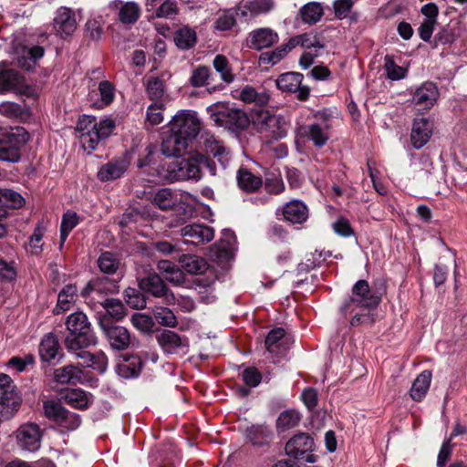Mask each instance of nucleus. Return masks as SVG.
I'll return each instance as SVG.
<instances>
[{"label":"nucleus","instance_id":"obj_25","mask_svg":"<svg viewBox=\"0 0 467 467\" xmlns=\"http://www.w3.org/2000/svg\"><path fill=\"white\" fill-rule=\"evenodd\" d=\"M76 357L81 359V365L83 367L92 368L100 373H104L108 368V358L102 351L91 353L82 350L77 352Z\"/></svg>","mask_w":467,"mask_h":467},{"label":"nucleus","instance_id":"obj_56","mask_svg":"<svg viewBox=\"0 0 467 467\" xmlns=\"http://www.w3.org/2000/svg\"><path fill=\"white\" fill-rule=\"evenodd\" d=\"M163 104L156 101L150 104L147 109V120L151 125H158L163 121Z\"/></svg>","mask_w":467,"mask_h":467},{"label":"nucleus","instance_id":"obj_35","mask_svg":"<svg viewBox=\"0 0 467 467\" xmlns=\"http://www.w3.org/2000/svg\"><path fill=\"white\" fill-rule=\"evenodd\" d=\"M78 289L74 285H67L58 294L57 305L54 309L56 314L60 311H67L70 305L76 301Z\"/></svg>","mask_w":467,"mask_h":467},{"label":"nucleus","instance_id":"obj_28","mask_svg":"<svg viewBox=\"0 0 467 467\" xmlns=\"http://www.w3.org/2000/svg\"><path fill=\"white\" fill-rule=\"evenodd\" d=\"M290 341V337L283 328H275L268 333L265 338V348L270 353H280L285 350Z\"/></svg>","mask_w":467,"mask_h":467},{"label":"nucleus","instance_id":"obj_22","mask_svg":"<svg viewBox=\"0 0 467 467\" xmlns=\"http://www.w3.org/2000/svg\"><path fill=\"white\" fill-rule=\"evenodd\" d=\"M439 98L437 86L432 82H425L416 89L413 95L414 102L424 108L431 109Z\"/></svg>","mask_w":467,"mask_h":467},{"label":"nucleus","instance_id":"obj_62","mask_svg":"<svg viewBox=\"0 0 467 467\" xmlns=\"http://www.w3.org/2000/svg\"><path fill=\"white\" fill-rule=\"evenodd\" d=\"M210 76V69L207 67H197L191 77L190 82L193 87H202L206 84Z\"/></svg>","mask_w":467,"mask_h":467},{"label":"nucleus","instance_id":"obj_24","mask_svg":"<svg viewBox=\"0 0 467 467\" xmlns=\"http://www.w3.org/2000/svg\"><path fill=\"white\" fill-rule=\"evenodd\" d=\"M92 292L99 294H115L119 292V285L115 280L109 277H97L90 280L81 291L83 297L88 296Z\"/></svg>","mask_w":467,"mask_h":467},{"label":"nucleus","instance_id":"obj_30","mask_svg":"<svg viewBox=\"0 0 467 467\" xmlns=\"http://www.w3.org/2000/svg\"><path fill=\"white\" fill-rule=\"evenodd\" d=\"M238 187L248 193L254 192L262 187L263 181L245 168H240L236 175Z\"/></svg>","mask_w":467,"mask_h":467},{"label":"nucleus","instance_id":"obj_55","mask_svg":"<svg viewBox=\"0 0 467 467\" xmlns=\"http://www.w3.org/2000/svg\"><path fill=\"white\" fill-rule=\"evenodd\" d=\"M146 91L150 99H159L164 93L163 82L159 78H149L146 84Z\"/></svg>","mask_w":467,"mask_h":467},{"label":"nucleus","instance_id":"obj_44","mask_svg":"<svg viewBox=\"0 0 467 467\" xmlns=\"http://www.w3.org/2000/svg\"><path fill=\"white\" fill-rule=\"evenodd\" d=\"M246 436L254 445H263L272 437V432L265 426H252L247 429Z\"/></svg>","mask_w":467,"mask_h":467},{"label":"nucleus","instance_id":"obj_32","mask_svg":"<svg viewBox=\"0 0 467 467\" xmlns=\"http://www.w3.org/2000/svg\"><path fill=\"white\" fill-rule=\"evenodd\" d=\"M290 52L288 44H284L273 50L265 51L260 54L258 63L259 66L265 67V69L276 65Z\"/></svg>","mask_w":467,"mask_h":467},{"label":"nucleus","instance_id":"obj_21","mask_svg":"<svg viewBox=\"0 0 467 467\" xmlns=\"http://www.w3.org/2000/svg\"><path fill=\"white\" fill-rule=\"evenodd\" d=\"M189 143L186 139L170 132L161 143V151L167 157H180L185 153Z\"/></svg>","mask_w":467,"mask_h":467},{"label":"nucleus","instance_id":"obj_8","mask_svg":"<svg viewBox=\"0 0 467 467\" xmlns=\"http://www.w3.org/2000/svg\"><path fill=\"white\" fill-rule=\"evenodd\" d=\"M5 62L0 63V93L15 90L16 93L33 96V89L25 84V79L14 69L6 68Z\"/></svg>","mask_w":467,"mask_h":467},{"label":"nucleus","instance_id":"obj_59","mask_svg":"<svg viewBox=\"0 0 467 467\" xmlns=\"http://www.w3.org/2000/svg\"><path fill=\"white\" fill-rule=\"evenodd\" d=\"M80 423L81 420L79 416L77 413L70 412L67 410L57 425L63 429L72 431L78 428Z\"/></svg>","mask_w":467,"mask_h":467},{"label":"nucleus","instance_id":"obj_50","mask_svg":"<svg viewBox=\"0 0 467 467\" xmlns=\"http://www.w3.org/2000/svg\"><path fill=\"white\" fill-rule=\"evenodd\" d=\"M43 410L46 417L57 424L67 410L59 402L54 400L44 402Z\"/></svg>","mask_w":467,"mask_h":467},{"label":"nucleus","instance_id":"obj_9","mask_svg":"<svg viewBox=\"0 0 467 467\" xmlns=\"http://www.w3.org/2000/svg\"><path fill=\"white\" fill-rule=\"evenodd\" d=\"M254 123L260 132H271L275 139L286 135V122L285 119L268 110H260L255 115Z\"/></svg>","mask_w":467,"mask_h":467},{"label":"nucleus","instance_id":"obj_26","mask_svg":"<svg viewBox=\"0 0 467 467\" xmlns=\"http://www.w3.org/2000/svg\"><path fill=\"white\" fill-rule=\"evenodd\" d=\"M54 28L61 36L71 35L77 28L74 14L67 8L61 9L54 19Z\"/></svg>","mask_w":467,"mask_h":467},{"label":"nucleus","instance_id":"obj_33","mask_svg":"<svg viewBox=\"0 0 467 467\" xmlns=\"http://www.w3.org/2000/svg\"><path fill=\"white\" fill-rule=\"evenodd\" d=\"M65 401L70 406L85 410L92 402V396L81 389H68L64 395Z\"/></svg>","mask_w":467,"mask_h":467},{"label":"nucleus","instance_id":"obj_51","mask_svg":"<svg viewBox=\"0 0 467 467\" xmlns=\"http://www.w3.org/2000/svg\"><path fill=\"white\" fill-rule=\"evenodd\" d=\"M102 306L106 313L112 318L119 320L125 316V306L119 299H106L104 303H102Z\"/></svg>","mask_w":467,"mask_h":467},{"label":"nucleus","instance_id":"obj_7","mask_svg":"<svg viewBox=\"0 0 467 467\" xmlns=\"http://www.w3.org/2000/svg\"><path fill=\"white\" fill-rule=\"evenodd\" d=\"M287 44L290 47V51L298 45L306 48L300 58V65L305 68L309 67L314 63L315 57L318 56V49L321 47L319 37L312 33L292 37Z\"/></svg>","mask_w":467,"mask_h":467},{"label":"nucleus","instance_id":"obj_4","mask_svg":"<svg viewBox=\"0 0 467 467\" xmlns=\"http://www.w3.org/2000/svg\"><path fill=\"white\" fill-rule=\"evenodd\" d=\"M169 132H174L179 136L192 141L201 130V121L196 115L190 112H180L169 122Z\"/></svg>","mask_w":467,"mask_h":467},{"label":"nucleus","instance_id":"obj_34","mask_svg":"<svg viewBox=\"0 0 467 467\" xmlns=\"http://www.w3.org/2000/svg\"><path fill=\"white\" fill-rule=\"evenodd\" d=\"M59 346L57 337L49 333L46 335L39 347V354L44 361H50L56 358Z\"/></svg>","mask_w":467,"mask_h":467},{"label":"nucleus","instance_id":"obj_64","mask_svg":"<svg viewBox=\"0 0 467 467\" xmlns=\"http://www.w3.org/2000/svg\"><path fill=\"white\" fill-rule=\"evenodd\" d=\"M302 400L309 410H313L317 406L318 393L313 388L306 389L301 394Z\"/></svg>","mask_w":467,"mask_h":467},{"label":"nucleus","instance_id":"obj_53","mask_svg":"<svg viewBox=\"0 0 467 467\" xmlns=\"http://www.w3.org/2000/svg\"><path fill=\"white\" fill-rule=\"evenodd\" d=\"M124 296L127 304L132 308L140 309L146 306L144 295L136 288L128 287L124 291Z\"/></svg>","mask_w":467,"mask_h":467},{"label":"nucleus","instance_id":"obj_37","mask_svg":"<svg viewBox=\"0 0 467 467\" xmlns=\"http://www.w3.org/2000/svg\"><path fill=\"white\" fill-rule=\"evenodd\" d=\"M140 16V8L134 2H127L119 9V19L124 25H132L137 22Z\"/></svg>","mask_w":467,"mask_h":467},{"label":"nucleus","instance_id":"obj_13","mask_svg":"<svg viewBox=\"0 0 467 467\" xmlns=\"http://www.w3.org/2000/svg\"><path fill=\"white\" fill-rule=\"evenodd\" d=\"M157 341L162 349L169 354H186L189 343L186 337L174 331L164 329L157 334Z\"/></svg>","mask_w":467,"mask_h":467},{"label":"nucleus","instance_id":"obj_42","mask_svg":"<svg viewBox=\"0 0 467 467\" xmlns=\"http://www.w3.org/2000/svg\"><path fill=\"white\" fill-rule=\"evenodd\" d=\"M141 365L138 356H130L119 365V373L125 378L136 377L140 371Z\"/></svg>","mask_w":467,"mask_h":467},{"label":"nucleus","instance_id":"obj_45","mask_svg":"<svg viewBox=\"0 0 467 467\" xmlns=\"http://www.w3.org/2000/svg\"><path fill=\"white\" fill-rule=\"evenodd\" d=\"M301 140L312 141L316 146L321 145V127L319 124L303 125L298 129Z\"/></svg>","mask_w":467,"mask_h":467},{"label":"nucleus","instance_id":"obj_48","mask_svg":"<svg viewBox=\"0 0 467 467\" xmlns=\"http://www.w3.org/2000/svg\"><path fill=\"white\" fill-rule=\"evenodd\" d=\"M300 15L305 23L316 24L321 17V5L318 3H308L300 9Z\"/></svg>","mask_w":467,"mask_h":467},{"label":"nucleus","instance_id":"obj_61","mask_svg":"<svg viewBox=\"0 0 467 467\" xmlns=\"http://www.w3.org/2000/svg\"><path fill=\"white\" fill-rule=\"evenodd\" d=\"M34 357L30 354L24 357H13L8 361V366L18 372L25 371L28 366L34 364Z\"/></svg>","mask_w":467,"mask_h":467},{"label":"nucleus","instance_id":"obj_40","mask_svg":"<svg viewBox=\"0 0 467 467\" xmlns=\"http://www.w3.org/2000/svg\"><path fill=\"white\" fill-rule=\"evenodd\" d=\"M24 205V198L10 189L0 190V208L7 211L8 208L17 209Z\"/></svg>","mask_w":467,"mask_h":467},{"label":"nucleus","instance_id":"obj_41","mask_svg":"<svg viewBox=\"0 0 467 467\" xmlns=\"http://www.w3.org/2000/svg\"><path fill=\"white\" fill-rule=\"evenodd\" d=\"M181 262L182 267L190 274L199 275L205 272L207 269L206 262L196 255H182Z\"/></svg>","mask_w":467,"mask_h":467},{"label":"nucleus","instance_id":"obj_10","mask_svg":"<svg viewBox=\"0 0 467 467\" xmlns=\"http://www.w3.org/2000/svg\"><path fill=\"white\" fill-rule=\"evenodd\" d=\"M314 447V441L306 433H298L292 437L285 445L287 455L295 459H306L308 462H316L318 459L317 455L308 453Z\"/></svg>","mask_w":467,"mask_h":467},{"label":"nucleus","instance_id":"obj_36","mask_svg":"<svg viewBox=\"0 0 467 467\" xmlns=\"http://www.w3.org/2000/svg\"><path fill=\"white\" fill-rule=\"evenodd\" d=\"M301 420V414L296 410H286L282 411L276 420V428L278 431H285L295 428Z\"/></svg>","mask_w":467,"mask_h":467},{"label":"nucleus","instance_id":"obj_46","mask_svg":"<svg viewBox=\"0 0 467 467\" xmlns=\"http://www.w3.org/2000/svg\"><path fill=\"white\" fill-rule=\"evenodd\" d=\"M78 223L79 217L76 213L68 211L64 213L60 226L61 245L65 243L68 234L78 225Z\"/></svg>","mask_w":467,"mask_h":467},{"label":"nucleus","instance_id":"obj_15","mask_svg":"<svg viewBox=\"0 0 467 467\" xmlns=\"http://www.w3.org/2000/svg\"><path fill=\"white\" fill-rule=\"evenodd\" d=\"M181 234L185 242L199 245L211 242L214 237V230L208 225L193 223L182 228Z\"/></svg>","mask_w":467,"mask_h":467},{"label":"nucleus","instance_id":"obj_49","mask_svg":"<svg viewBox=\"0 0 467 467\" xmlns=\"http://www.w3.org/2000/svg\"><path fill=\"white\" fill-rule=\"evenodd\" d=\"M384 69L387 77L391 80H400L406 76V69L398 66L393 57L389 55L384 57Z\"/></svg>","mask_w":467,"mask_h":467},{"label":"nucleus","instance_id":"obj_6","mask_svg":"<svg viewBox=\"0 0 467 467\" xmlns=\"http://www.w3.org/2000/svg\"><path fill=\"white\" fill-rule=\"evenodd\" d=\"M20 403V398L11 378L0 374V418H8Z\"/></svg>","mask_w":467,"mask_h":467},{"label":"nucleus","instance_id":"obj_19","mask_svg":"<svg viewBox=\"0 0 467 467\" xmlns=\"http://www.w3.org/2000/svg\"><path fill=\"white\" fill-rule=\"evenodd\" d=\"M249 38L250 47L256 50L270 47L279 41L278 34L268 27L258 28L252 31L249 35Z\"/></svg>","mask_w":467,"mask_h":467},{"label":"nucleus","instance_id":"obj_63","mask_svg":"<svg viewBox=\"0 0 467 467\" xmlns=\"http://www.w3.org/2000/svg\"><path fill=\"white\" fill-rule=\"evenodd\" d=\"M242 378L249 387H256L261 382L262 375L255 368H248L243 371Z\"/></svg>","mask_w":467,"mask_h":467},{"label":"nucleus","instance_id":"obj_43","mask_svg":"<svg viewBox=\"0 0 467 467\" xmlns=\"http://www.w3.org/2000/svg\"><path fill=\"white\" fill-rule=\"evenodd\" d=\"M98 265L101 272L112 275L119 269V260L114 254L104 252L98 259Z\"/></svg>","mask_w":467,"mask_h":467},{"label":"nucleus","instance_id":"obj_5","mask_svg":"<svg viewBox=\"0 0 467 467\" xmlns=\"http://www.w3.org/2000/svg\"><path fill=\"white\" fill-rule=\"evenodd\" d=\"M211 119L217 126L232 131L244 130L250 123V119L244 111L234 108H223L211 113Z\"/></svg>","mask_w":467,"mask_h":467},{"label":"nucleus","instance_id":"obj_29","mask_svg":"<svg viewBox=\"0 0 467 467\" xmlns=\"http://www.w3.org/2000/svg\"><path fill=\"white\" fill-rule=\"evenodd\" d=\"M431 377L430 370H423L414 379L410 389V396L414 401L420 402L425 398L431 386Z\"/></svg>","mask_w":467,"mask_h":467},{"label":"nucleus","instance_id":"obj_16","mask_svg":"<svg viewBox=\"0 0 467 467\" xmlns=\"http://www.w3.org/2000/svg\"><path fill=\"white\" fill-rule=\"evenodd\" d=\"M138 284L142 292L155 297L167 296L170 292L163 279L155 272H150L147 275L139 277Z\"/></svg>","mask_w":467,"mask_h":467},{"label":"nucleus","instance_id":"obj_2","mask_svg":"<svg viewBox=\"0 0 467 467\" xmlns=\"http://www.w3.org/2000/svg\"><path fill=\"white\" fill-rule=\"evenodd\" d=\"M114 128L115 121L109 118L97 122L93 117L83 116L78 121L77 131L83 149L90 152L112 133Z\"/></svg>","mask_w":467,"mask_h":467},{"label":"nucleus","instance_id":"obj_12","mask_svg":"<svg viewBox=\"0 0 467 467\" xmlns=\"http://www.w3.org/2000/svg\"><path fill=\"white\" fill-rule=\"evenodd\" d=\"M303 75L297 72H286L281 74L276 79L277 88L285 92L297 93L299 100H306L309 96V88L302 85Z\"/></svg>","mask_w":467,"mask_h":467},{"label":"nucleus","instance_id":"obj_17","mask_svg":"<svg viewBox=\"0 0 467 467\" xmlns=\"http://www.w3.org/2000/svg\"><path fill=\"white\" fill-rule=\"evenodd\" d=\"M433 123L427 118L415 119L412 124L410 140L415 149L422 148L430 140Z\"/></svg>","mask_w":467,"mask_h":467},{"label":"nucleus","instance_id":"obj_52","mask_svg":"<svg viewBox=\"0 0 467 467\" xmlns=\"http://www.w3.org/2000/svg\"><path fill=\"white\" fill-rule=\"evenodd\" d=\"M213 67L225 82L230 83L234 80L228 59L224 56L217 55L213 59Z\"/></svg>","mask_w":467,"mask_h":467},{"label":"nucleus","instance_id":"obj_3","mask_svg":"<svg viewBox=\"0 0 467 467\" xmlns=\"http://www.w3.org/2000/svg\"><path fill=\"white\" fill-rule=\"evenodd\" d=\"M68 333L65 344L68 351L78 352L80 348L94 345L97 341L89 323H67Z\"/></svg>","mask_w":467,"mask_h":467},{"label":"nucleus","instance_id":"obj_38","mask_svg":"<svg viewBox=\"0 0 467 467\" xmlns=\"http://www.w3.org/2000/svg\"><path fill=\"white\" fill-rule=\"evenodd\" d=\"M152 203L161 210H171L177 205V200L170 189L159 190L152 196Z\"/></svg>","mask_w":467,"mask_h":467},{"label":"nucleus","instance_id":"obj_20","mask_svg":"<svg viewBox=\"0 0 467 467\" xmlns=\"http://www.w3.org/2000/svg\"><path fill=\"white\" fill-rule=\"evenodd\" d=\"M29 139L28 132L23 127H11L10 129L0 130V144L7 147L20 148Z\"/></svg>","mask_w":467,"mask_h":467},{"label":"nucleus","instance_id":"obj_60","mask_svg":"<svg viewBox=\"0 0 467 467\" xmlns=\"http://www.w3.org/2000/svg\"><path fill=\"white\" fill-rule=\"evenodd\" d=\"M353 0H335L333 2V10L335 16L343 19L348 16L349 11L353 7Z\"/></svg>","mask_w":467,"mask_h":467},{"label":"nucleus","instance_id":"obj_54","mask_svg":"<svg viewBox=\"0 0 467 467\" xmlns=\"http://www.w3.org/2000/svg\"><path fill=\"white\" fill-rule=\"evenodd\" d=\"M0 114L9 119H17L25 114V109L17 103L5 101L0 104Z\"/></svg>","mask_w":467,"mask_h":467},{"label":"nucleus","instance_id":"obj_58","mask_svg":"<svg viewBox=\"0 0 467 467\" xmlns=\"http://www.w3.org/2000/svg\"><path fill=\"white\" fill-rule=\"evenodd\" d=\"M332 229L337 234L342 237H349L354 234L349 221L345 217H338L332 223Z\"/></svg>","mask_w":467,"mask_h":467},{"label":"nucleus","instance_id":"obj_23","mask_svg":"<svg viewBox=\"0 0 467 467\" xmlns=\"http://www.w3.org/2000/svg\"><path fill=\"white\" fill-rule=\"evenodd\" d=\"M130 162L124 159H114L101 166L98 172V178L101 182H109L121 177L127 171Z\"/></svg>","mask_w":467,"mask_h":467},{"label":"nucleus","instance_id":"obj_57","mask_svg":"<svg viewBox=\"0 0 467 467\" xmlns=\"http://www.w3.org/2000/svg\"><path fill=\"white\" fill-rule=\"evenodd\" d=\"M213 256L219 263H224L233 258L234 252L229 244L220 243L213 247Z\"/></svg>","mask_w":467,"mask_h":467},{"label":"nucleus","instance_id":"obj_31","mask_svg":"<svg viewBox=\"0 0 467 467\" xmlns=\"http://www.w3.org/2000/svg\"><path fill=\"white\" fill-rule=\"evenodd\" d=\"M284 217L292 223H302L308 216L306 206L299 201H292L284 207Z\"/></svg>","mask_w":467,"mask_h":467},{"label":"nucleus","instance_id":"obj_11","mask_svg":"<svg viewBox=\"0 0 467 467\" xmlns=\"http://www.w3.org/2000/svg\"><path fill=\"white\" fill-rule=\"evenodd\" d=\"M350 301L359 307L366 309L376 308L380 301L381 296L370 289L366 280H358L352 287Z\"/></svg>","mask_w":467,"mask_h":467},{"label":"nucleus","instance_id":"obj_1","mask_svg":"<svg viewBox=\"0 0 467 467\" xmlns=\"http://www.w3.org/2000/svg\"><path fill=\"white\" fill-rule=\"evenodd\" d=\"M203 153L195 152L188 158L176 160L168 165V178L171 181H199L202 168L206 167L213 177H222L230 165L232 155L223 143L213 135L201 137Z\"/></svg>","mask_w":467,"mask_h":467},{"label":"nucleus","instance_id":"obj_14","mask_svg":"<svg viewBox=\"0 0 467 467\" xmlns=\"http://www.w3.org/2000/svg\"><path fill=\"white\" fill-rule=\"evenodd\" d=\"M110 346L115 349H124L130 342V335L128 329L118 323H99Z\"/></svg>","mask_w":467,"mask_h":467},{"label":"nucleus","instance_id":"obj_18","mask_svg":"<svg viewBox=\"0 0 467 467\" xmlns=\"http://www.w3.org/2000/svg\"><path fill=\"white\" fill-rule=\"evenodd\" d=\"M40 430L36 424L23 425L17 433L20 446L26 451H36L40 446Z\"/></svg>","mask_w":467,"mask_h":467},{"label":"nucleus","instance_id":"obj_47","mask_svg":"<svg viewBox=\"0 0 467 467\" xmlns=\"http://www.w3.org/2000/svg\"><path fill=\"white\" fill-rule=\"evenodd\" d=\"M240 99L245 103L254 102L258 105H265L269 99V96L265 93H258L255 88L251 86L244 87L239 94Z\"/></svg>","mask_w":467,"mask_h":467},{"label":"nucleus","instance_id":"obj_27","mask_svg":"<svg viewBox=\"0 0 467 467\" xmlns=\"http://www.w3.org/2000/svg\"><path fill=\"white\" fill-rule=\"evenodd\" d=\"M54 379L60 384H78L84 381L83 371L73 365L58 368L54 372Z\"/></svg>","mask_w":467,"mask_h":467},{"label":"nucleus","instance_id":"obj_39","mask_svg":"<svg viewBox=\"0 0 467 467\" xmlns=\"http://www.w3.org/2000/svg\"><path fill=\"white\" fill-rule=\"evenodd\" d=\"M196 33L188 26L177 30L174 34V42L181 49L192 48L196 43Z\"/></svg>","mask_w":467,"mask_h":467}]
</instances>
